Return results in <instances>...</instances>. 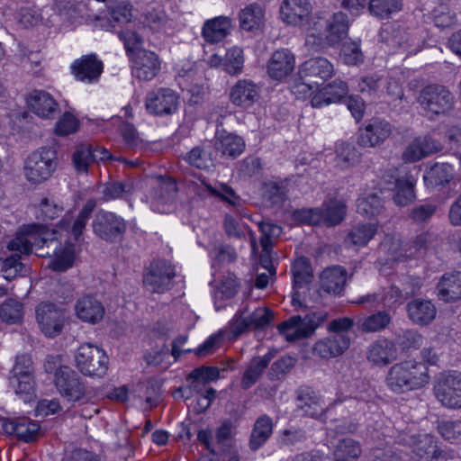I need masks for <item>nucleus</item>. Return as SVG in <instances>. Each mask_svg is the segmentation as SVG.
Instances as JSON below:
<instances>
[{
  "label": "nucleus",
  "instance_id": "6",
  "mask_svg": "<svg viewBox=\"0 0 461 461\" xmlns=\"http://www.w3.org/2000/svg\"><path fill=\"white\" fill-rule=\"evenodd\" d=\"M58 393L68 402L86 403L91 399L83 378L73 368L61 367L53 378Z\"/></svg>",
  "mask_w": 461,
  "mask_h": 461
},
{
  "label": "nucleus",
  "instance_id": "15",
  "mask_svg": "<svg viewBox=\"0 0 461 461\" xmlns=\"http://www.w3.org/2000/svg\"><path fill=\"white\" fill-rule=\"evenodd\" d=\"M129 59L132 76L140 81L152 80L161 69L162 61L152 50L142 49L131 54Z\"/></svg>",
  "mask_w": 461,
  "mask_h": 461
},
{
  "label": "nucleus",
  "instance_id": "21",
  "mask_svg": "<svg viewBox=\"0 0 461 461\" xmlns=\"http://www.w3.org/2000/svg\"><path fill=\"white\" fill-rule=\"evenodd\" d=\"M104 69L102 60L98 59L95 54H88L76 59L71 71L75 77L83 82L93 83L96 81Z\"/></svg>",
  "mask_w": 461,
  "mask_h": 461
},
{
  "label": "nucleus",
  "instance_id": "46",
  "mask_svg": "<svg viewBox=\"0 0 461 461\" xmlns=\"http://www.w3.org/2000/svg\"><path fill=\"white\" fill-rule=\"evenodd\" d=\"M403 294L401 289L395 285H391L384 289L382 294H372L360 297L357 303H382L385 307H391L398 303Z\"/></svg>",
  "mask_w": 461,
  "mask_h": 461
},
{
  "label": "nucleus",
  "instance_id": "24",
  "mask_svg": "<svg viewBox=\"0 0 461 461\" xmlns=\"http://www.w3.org/2000/svg\"><path fill=\"white\" fill-rule=\"evenodd\" d=\"M95 206L96 201L88 199L75 219L70 214H66L59 223V228L69 231L75 240H78L83 234Z\"/></svg>",
  "mask_w": 461,
  "mask_h": 461
},
{
  "label": "nucleus",
  "instance_id": "64",
  "mask_svg": "<svg viewBox=\"0 0 461 461\" xmlns=\"http://www.w3.org/2000/svg\"><path fill=\"white\" fill-rule=\"evenodd\" d=\"M440 435L449 441H461V420H443L438 423Z\"/></svg>",
  "mask_w": 461,
  "mask_h": 461
},
{
  "label": "nucleus",
  "instance_id": "13",
  "mask_svg": "<svg viewBox=\"0 0 461 461\" xmlns=\"http://www.w3.org/2000/svg\"><path fill=\"white\" fill-rule=\"evenodd\" d=\"M399 443L408 447L422 461L447 460V453L437 447V440L429 434L402 433Z\"/></svg>",
  "mask_w": 461,
  "mask_h": 461
},
{
  "label": "nucleus",
  "instance_id": "28",
  "mask_svg": "<svg viewBox=\"0 0 461 461\" xmlns=\"http://www.w3.org/2000/svg\"><path fill=\"white\" fill-rule=\"evenodd\" d=\"M409 319L415 324L426 326L436 317L437 309L429 300L413 299L406 306Z\"/></svg>",
  "mask_w": 461,
  "mask_h": 461
},
{
  "label": "nucleus",
  "instance_id": "22",
  "mask_svg": "<svg viewBox=\"0 0 461 461\" xmlns=\"http://www.w3.org/2000/svg\"><path fill=\"white\" fill-rule=\"evenodd\" d=\"M348 335L332 334L314 344L313 353L322 358L337 357L344 354L350 346Z\"/></svg>",
  "mask_w": 461,
  "mask_h": 461
},
{
  "label": "nucleus",
  "instance_id": "63",
  "mask_svg": "<svg viewBox=\"0 0 461 461\" xmlns=\"http://www.w3.org/2000/svg\"><path fill=\"white\" fill-rule=\"evenodd\" d=\"M422 340L423 337L421 334L414 330H402L398 333L395 338V343L403 350L420 348L422 344Z\"/></svg>",
  "mask_w": 461,
  "mask_h": 461
},
{
  "label": "nucleus",
  "instance_id": "14",
  "mask_svg": "<svg viewBox=\"0 0 461 461\" xmlns=\"http://www.w3.org/2000/svg\"><path fill=\"white\" fill-rule=\"evenodd\" d=\"M175 276V267L169 262L154 260L144 272L143 284L149 292L162 294L170 289Z\"/></svg>",
  "mask_w": 461,
  "mask_h": 461
},
{
  "label": "nucleus",
  "instance_id": "52",
  "mask_svg": "<svg viewBox=\"0 0 461 461\" xmlns=\"http://www.w3.org/2000/svg\"><path fill=\"white\" fill-rule=\"evenodd\" d=\"M1 272L6 280H13L19 276H25L29 269L21 262V255L14 254L10 257L0 260Z\"/></svg>",
  "mask_w": 461,
  "mask_h": 461
},
{
  "label": "nucleus",
  "instance_id": "9",
  "mask_svg": "<svg viewBox=\"0 0 461 461\" xmlns=\"http://www.w3.org/2000/svg\"><path fill=\"white\" fill-rule=\"evenodd\" d=\"M92 229L99 239L109 243H116L122 240L127 230V223L115 212L101 209L95 214Z\"/></svg>",
  "mask_w": 461,
  "mask_h": 461
},
{
  "label": "nucleus",
  "instance_id": "48",
  "mask_svg": "<svg viewBox=\"0 0 461 461\" xmlns=\"http://www.w3.org/2000/svg\"><path fill=\"white\" fill-rule=\"evenodd\" d=\"M402 6V0H369L368 10L376 18L388 19Z\"/></svg>",
  "mask_w": 461,
  "mask_h": 461
},
{
  "label": "nucleus",
  "instance_id": "10",
  "mask_svg": "<svg viewBox=\"0 0 461 461\" xmlns=\"http://www.w3.org/2000/svg\"><path fill=\"white\" fill-rule=\"evenodd\" d=\"M35 318L41 331L48 338H55L64 329L66 309L50 302H41L36 306Z\"/></svg>",
  "mask_w": 461,
  "mask_h": 461
},
{
  "label": "nucleus",
  "instance_id": "19",
  "mask_svg": "<svg viewBox=\"0 0 461 461\" xmlns=\"http://www.w3.org/2000/svg\"><path fill=\"white\" fill-rule=\"evenodd\" d=\"M76 316L82 321L90 324L99 323L105 313L103 303L92 294L79 297L74 306Z\"/></svg>",
  "mask_w": 461,
  "mask_h": 461
},
{
  "label": "nucleus",
  "instance_id": "40",
  "mask_svg": "<svg viewBox=\"0 0 461 461\" xmlns=\"http://www.w3.org/2000/svg\"><path fill=\"white\" fill-rule=\"evenodd\" d=\"M220 376V370L216 366H200L194 369L187 376L190 390L201 393L206 384L215 381Z\"/></svg>",
  "mask_w": 461,
  "mask_h": 461
},
{
  "label": "nucleus",
  "instance_id": "59",
  "mask_svg": "<svg viewBox=\"0 0 461 461\" xmlns=\"http://www.w3.org/2000/svg\"><path fill=\"white\" fill-rule=\"evenodd\" d=\"M244 63L243 50L240 47H232L226 52L224 68L231 76L241 73Z\"/></svg>",
  "mask_w": 461,
  "mask_h": 461
},
{
  "label": "nucleus",
  "instance_id": "31",
  "mask_svg": "<svg viewBox=\"0 0 461 461\" xmlns=\"http://www.w3.org/2000/svg\"><path fill=\"white\" fill-rule=\"evenodd\" d=\"M367 359L377 366H386L397 358L395 344L388 339H378L367 348Z\"/></svg>",
  "mask_w": 461,
  "mask_h": 461
},
{
  "label": "nucleus",
  "instance_id": "61",
  "mask_svg": "<svg viewBox=\"0 0 461 461\" xmlns=\"http://www.w3.org/2000/svg\"><path fill=\"white\" fill-rule=\"evenodd\" d=\"M337 158L344 167H353L359 163L360 155L354 145L347 142L339 144L336 149Z\"/></svg>",
  "mask_w": 461,
  "mask_h": 461
},
{
  "label": "nucleus",
  "instance_id": "50",
  "mask_svg": "<svg viewBox=\"0 0 461 461\" xmlns=\"http://www.w3.org/2000/svg\"><path fill=\"white\" fill-rule=\"evenodd\" d=\"M361 447L359 442L351 438H344L339 440L335 448V461H352L356 460L361 455Z\"/></svg>",
  "mask_w": 461,
  "mask_h": 461
},
{
  "label": "nucleus",
  "instance_id": "44",
  "mask_svg": "<svg viewBox=\"0 0 461 461\" xmlns=\"http://www.w3.org/2000/svg\"><path fill=\"white\" fill-rule=\"evenodd\" d=\"M72 166L77 174H87L95 163V155L91 153V143L83 142L75 147L71 156Z\"/></svg>",
  "mask_w": 461,
  "mask_h": 461
},
{
  "label": "nucleus",
  "instance_id": "29",
  "mask_svg": "<svg viewBox=\"0 0 461 461\" xmlns=\"http://www.w3.org/2000/svg\"><path fill=\"white\" fill-rule=\"evenodd\" d=\"M136 191L135 181L131 177L122 180H112L103 185L102 200L109 202L112 200H130Z\"/></svg>",
  "mask_w": 461,
  "mask_h": 461
},
{
  "label": "nucleus",
  "instance_id": "54",
  "mask_svg": "<svg viewBox=\"0 0 461 461\" xmlns=\"http://www.w3.org/2000/svg\"><path fill=\"white\" fill-rule=\"evenodd\" d=\"M294 288L303 287L309 284L312 278V270L310 260L305 257L295 259L292 266Z\"/></svg>",
  "mask_w": 461,
  "mask_h": 461
},
{
  "label": "nucleus",
  "instance_id": "62",
  "mask_svg": "<svg viewBox=\"0 0 461 461\" xmlns=\"http://www.w3.org/2000/svg\"><path fill=\"white\" fill-rule=\"evenodd\" d=\"M119 39L123 42L127 56L130 58L131 54L141 50L140 48L143 39L135 31L128 28L118 32Z\"/></svg>",
  "mask_w": 461,
  "mask_h": 461
},
{
  "label": "nucleus",
  "instance_id": "20",
  "mask_svg": "<svg viewBox=\"0 0 461 461\" xmlns=\"http://www.w3.org/2000/svg\"><path fill=\"white\" fill-rule=\"evenodd\" d=\"M230 101L237 107L248 109L260 97V87L251 80H239L230 91Z\"/></svg>",
  "mask_w": 461,
  "mask_h": 461
},
{
  "label": "nucleus",
  "instance_id": "11",
  "mask_svg": "<svg viewBox=\"0 0 461 461\" xmlns=\"http://www.w3.org/2000/svg\"><path fill=\"white\" fill-rule=\"evenodd\" d=\"M438 401L449 409L461 408V373L457 371L439 374L434 385Z\"/></svg>",
  "mask_w": 461,
  "mask_h": 461
},
{
  "label": "nucleus",
  "instance_id": "3",
  "mask_svg": "<svg viewBox=\"0 0 461 461\" xmlns=\"http://www.w3.org/2000/svg\"><path fill=\"white\" fill-rule=\"evenodd\" d=\"M274 319V313L267 307L256 306L255 302H244L229 324L233 338L249 330H264Z\"/></svg>",
  "mask_w": 461,
  "mask_h": 461
},
{
  "label": "nucleus",
  "instance_id": "57",
  "mask_svg": "<svg viewBox=\"0 0 461 461\" xmlns=\"http://www.w3.org/2000/svg\"><path fill=\"white\" fill-rule=\"evenodd\" d=\"M259 230L261 232L260 245L263 252H270L274 240L278 238L282 233V228L272 222L262 221L258 224Z\"/></svg>",
  "mask_w": 461,
  "mask_h": 461
},
{
  "label": "nucleus",
  "instance_id": "2",
  "mask_svg": "<svg viewBox=\"0 0 461 461\" xmlns=\"http://www.w3.org/2000/svg\"><path fill=\"white\" fill-rule=\"evenodd\" d=\"M429 382L427 366L415 360H405L394 364L389 368L385 377L387 388L396 394L420 389Z\"/></svg>",
  "mask_w": 461,
  "mask_h": 461
},
{
  "label": "nucleus",
  "instance_id": "26",
  "mask_svg": "<svg viewBox=\"0 0 461 461\" xmlns=\"http://www.w3.org/2000/svg\"><path fill=\"white\" fill-rule=\"evenodd\" d=\"M348 87L342 80H334L315 93L311 100L312 106L321 108L339 102L347 95Z\"/></svg>",
  "mask_w": 461,
  "mask_h": 461
},
{
  "label": "nucleus",
  "instance_id": "7",
  "mask_svg": "<svg viewBox=\"0 0 461 461\" xmlns=\"http://www.w3.org/2000/svg\"><path fill=\"white\" fill-rule=\"evenodd\" d=\"M326 317L323 312H311L304 317L294 315L281 322L277 329L287 341L294 342L311 337Z\"/></svg>",
  "mask_w": 461,
  "mask_h": 461
},
{
  "label": "nucleus",
  "instance_id": "12",
  "mask_svg": "<svg viewBox=\"0 0 461 461\" xmlns=\"http://www.w3.org/2000/svg\"><path fill=\"white\" fill-rule=\"evenodd\" d=\"M333 75V65L323 57L309 59L301 64L298 69V76L302 81V86L307 87L308 90L322 85Z\"/></svg>",
  "mask_w": 461,
  "mask_h": 461
},
{
  "label": "nucleus",
  "instance_id": "43",
  "mask_svg": "<svg viewBox=\"0 0 461 461\" xmlns=\"http://www.w3.org/2000/svg\"><path fill=\"white\" fill-rule=\"evenodd\" d=\"M273 431L272 420L267 416H260L255 422L249 439V447L258 449L269 438Z\"/></svg>",
  "mask_w": 461,
  "mask_h": 461
},
{
  "label": "nucleus",
  "instance_id": "58",
  "mask_svg": "<svg viewBox=\"0 0 461 461\" xmlns=\"http://www.w3.org/2000/svg\"><path fill=\"white\" fill-rule=\"evenodd\" d=\"M263 200L268 206H280L286 199L285 187L275 183H266L262 188Z\"/></svg>",
  "mask_w": 461,
  "mask_h": 461
},
{
  "label": "nucleus",
  "instance_id": "5",
  "mask_svg": "<svg viewBox=\"0 0 461 461\" xmlns=\"http://www.w3.org/2000/svg\"><path fill=\"white\" fill-rule=\"evenodd\" d=\"M58 166L57 152L52 148H41L31 153L24 161V176L32 184L48 180Z\"/></svg>",
  "mask_w": 461,
  "mask_h": 461
},
{
  "label": "nucleus",
  "instance_id": "17",
  "mask_svg": "<svg viewBox=\"0 0 461 461\" xmlns=\"http://www.w3.org/2000/svg\"><path fill=\"white\" fill-rule=\"evenodd\" d=\"M390 122L382 119H372L357 131V144L362 148H375L383 144L392 134Z\"/></svg>",
  "mask_w": 461,
  "mask_h": 461
},
{
  "label": "nucleus",
  "instance_id": "45",
  "mask_svg": "<svg viewBox=\"0 0 461 461\" xmlns=\"http://www.w3.org/2000/svg\"><path fill=\"white\" fill-rule=\"evenodd\" d=\"M391 316L385 311L377 312L367 317L359 318L357 322V328L362 332H377L385 329L391 322Z\"/></svg>",
  "mask_w": 461,
  "mask_h": 461
},
{
  "label": "nucleus",
  "instance_id": "41",
  "mask_svg": "<svg viewBox=\"0 0 461 461\" xmlns=\"http://www.w3.org/2000/svg\"><path fill=\"white\" fill-rule=\"evenodd\" d=\"M207 191L212 196L219 198L221 201L227 203L229 206L233 208V211L242 213L244 208V201L241 197L236 194L233 188L227 184H220L218 186H212L211 185L203 181Z\"/></svg>",
  "mask_w": 461,
  "mask_h": 461
},
{
  "label": "nucleus",
  "instance_id": "60",
  "mask_svg": "<svg viewBox=\"0 0 461 461\" xmlns=\"http://www.w3.org/2000/svg\"><path fill=\"white\" fill-rule=\"evenodd\" d=\"M40 434V425L27 418H18V429H16V437L24 442H32L38 438Z\"/></svg>",
  "mask_w": 461,
  "mask_h": 461
},
{
  "label": "nucleus",
  "instance_id": "42",
  "mask_svg": "<svg viewBox=\"0 0 461 461\" xmlns=\"http://www.w3.org/2000/svg\"><path fill=\"white\" fill-rule=\"evenodd\" d=\"M377 232V225L375 223H358L348 233L345 243L353 247H365Z\"/></svg>",
  "mask_w": 461,
  "mask_h": 461
},
{
  "label": "nucleus",
  "instance_id": "18",
  "mask_svg": "<svg viewBox=\"0 0 461 461\" xmlns=\"http://www.w3.org/2000/svg\"><path fill=\"white\" fill-rule=\"evenodd\" d=\"M312 10L310 0H283L280 17L286 24L298 26L308 20Z\"/></svg>",
  "mask_w": 461,
  "mask_h": 461
},
{
  "label": "nucleus",
  "instance_id": "53",
  "mask_svg": "<svg viewBox=\"0 0 461 461\" xmlns=\"http://www.w3.org/2000/svg\"><path fill=\"white\" fill-rule=\"evenodd\" d=\"M393 200L399 206H406L415 199L414 183L410 177L395 178Z\"/></svg>",
  "mask_w": 461,
  "mask_h": 461
},
{
  "label": "nucleus",
  "instance_id": "30",
  "mask_svg": "<svg viewBox=\"0 0 461 461\" xmlns=\"http://www.w3.org/2000/svg\"><path fill=\"white\" fill-rule=\"evenodd\" d=\"M231 19L228 16H218L207 20L202 29V36L208 43L214 44L221 41L230 33Z\"/></svg>",
  "mask_w": 461,
  "mask_h": 461
},
{
  "label": "nucleus",
  "instance_id": "38",
  "mask_svg": "<svg viewBox=\"0 0 461 461\" xmlns=\"http://www.w3.org/2000/svg\"><path fill=\"white\" fill-rule=\"evenodd\" d=\"M438 296L444 302H450L461 297V272L446 274L438 284Z\"/></svg>",
  "mask_w": 461,
  "mask_h": 461
},
{
  "label": "nucleus",
  "instance_id": "36",
  "mask_svg": "<svg viewBox=\"0 0 461 461\" xmlns=\"http://www.w3.org/2000/svg\"><path fill=\"white\" fill-rule=\"evenodd\" d=\"M240 28L247 32L261 29L265 22V9L258 4H251L239 13Z\"/></svg>",
  "mask_w": 461,
  "mask_h": 461
},
{
  "label": "nucleus",
  "instance_id": "34",
  "mask_svg": "<svg viewBox=\"0 0 461 461\" xmlns=\"http://www.w3.org/2000/svg\"><path fill=\"white\" fill-rule=\"evenodd\" d=\"M274 355L270 352L262 357H253L248 364L240 382L243 389L247 390L254 385L261 377Z\"/></svg>",
  "mask_w": 461,
  "mask_h": 461
},
{
  "label": "nucleus",
  "instance_id": "39",
  "mask_svg": "<svg viewBox=\"0 0 461 461\" xmlns=\"http://www.w3.org/2000/svg\"><path fill=\"white\" fill-rule=\"evenodd\" d=\"M326 39L330 45L334 46L342 41L348 31V20L346 14L342 12L335 13L326 25Z\"/></svg>",
  "mask_w": 461,
  "mask_h": 461
},
{
  "label": "nucleus",
  "instance_id": "4",
  "mask_svg": "<svg viewBox=\"0 0 461 461\" xmlns=\"http://www.w3.org/2000/svg\"><path fill=\"white\" fill-rule=\"evenodd\" d=\"M417 102L429 118L448 113L455 104V96L440 84H429L419 92Z\"/></svg>",
  "mask_w": 461,
  "mask_h": 461
},
{
  "label": "nucleus",
  "instance_id": "55",
  "mask_svg": "<svg viewBox=\"0 0 461 461\" xmlns=\"http://www.w3.org/2000/svg\"><path fill=\"white\" fill-rule=\"evenodd\" d=\"M177 193V185L170 177H160L154 187L153 198L161 203L172 202Z\"/></svg>",
  "mask_w": 461,
  "mask_h": 461
},
{
  "label": "nucleus",
  "instance_id": "47",
  "mask_svg": "<svg viewBox=\"0 0 461 461\" xmlns=\"http://www.w3.org/2000/svg\"><path fill=\"white\" fill-rule=\"evenodd\" d=\"M10 384L16 395L24 402H29L35 398L34 375L10 376Z\"/></svg>",
  "mask_w": 461,
  "mask_h": 461
},
{
  "label": "nucleus",
  "instance_id": "16",
  "mask_svg": "<svg viewBox=\"0 0 461 461\" xmlns=\"http://www.w3.org/2000/svg\"><path fill=\"white\" fill-rule=\"evenodd\" d=\"M179 97L170 88H158L147 94L145 107L147 111L157 116L173 114L178 106Z\"/></svg>",
  "mask_w": 461,
  "mask_h": 461
},
{
  "label": "nucleus",
  "instance_id": "32",
  "mask_svg": "<svg viewBox=\"0 0 461 461\" xmlns=\"http://www.w3.org/2000/svg\"><path fill=\"white\" fill-rule=\"evenodd\" d=\"M347 281V271L344 267L334 266L322 271L320 276L321 287L329 294H339Z\"/></svg>",
  "mask_w": 461,
  "mask_h": 461
},
{
  "label": "nucleus",
  "instance_id": "1",
  "mask_svg": "<svg viewBox=\"0 0 461 461\" xmlns=\"http://www.w3.org/2000/svg\"><path fill=\"white\" fill-rule=\"evenodd\" d=\"M9 250L29 255L32 249L38 257H53L50 267L55 271H65L71 267L75 259V247L66 243L61 246L57 231L40 224L23 226L15 237L9 241Z\"/></svg>",
  "mask_w": 461,
  "mask_h": 461
},
{
  "label": "nucleus",
  "instance_id": "23",
  "mask_svg": "<svg viewBox=\"0 0 461 461\" xmlns=\"http://www.w3.org/2000/svg\"><path fill=\"white\" fill-rule=\"evenodd\" d=\"M294 64V56L289 50H277L267 62V74L275 80H282L292 73Z\"/></svg>",
  "mask_w": 461,
  "mask_h": 461
},
{
  "label": "nucleus",
  "instance_id": "35",
  "mask_svg": "<svg viewBox=\"0 0 461 461\" xmlns=\"http://www.w3.org/2000/svg\"><path fill=\"white\" fill-rule=\"evenodd\" d=\"M454 175V168L450 164L435 163L426 169L423 179L429 188L443 187L453 180Z\"/></svg>",
  "mask_w": 461,
  "mask_h": 461
},
{
  "label": "nucleus",
  "instance_id": "37",
  "mask_svg": "<svg viewBox=\"0 0 461 461\" xmlns=\"http://www.w3.org/2000/svg\"><path fill=\"white\" fill-rule=\"evenodd\" d=\"M215 149L224 157L235 158L245 149L244 140L234 133H221L216 137L214 143Z\"/></svg>",
  "mask_w": 461,
  "mask_h": 461
},
{
  "label": "nucleus",
  "instance_id": "25",
  "mask_svg": "<svg viewBox=\"0 0 461 461\" xmlns=\"http://www.w3.org/2000/svg\"><path fill=\"white\" fill-rule=\"evenodd\" d=\"M245 216V209L242 210V213H239V212L235 211L226 213L223 219V229L229 238L238 240L245 239L246 234L248 233L251 247L255 249L257 246L256 237L249 226L242 221V219Z\"/></svg>",
  "mask_w": 461,
  "mask_h": 461
},
{
  "label": "nucleus",
  "instance_id": "33",
  "mask_svg": "<svg viewBox=\"0 0 461 461\" xmlns=\"http://www.w3.org/2000/svg\"><path fill=\"white\" fill-rule=\"evenodd\" d=\"M28 104L34 113L45 119L53 118L59 107L49 93L38 90L30 95Z\"/></svg>",
  "mask_w": 461,
  "mask_h": 461
},
{
  "label": "nucleus",
  "instance_id": "51",
  "mask_svg": "<svg viewBox=\"0 0 461 461\" xmlns=\"http://www.w3.org/2000/svg\"><path fill=\"white\" fill-rule=\"evenodd\" d=\"M23 318V305L15 299L9 298L0 305V321L7 324H17Z\"/></svg>",
  "mask_w": 461,
  "mask_h": 461
},
{
  "label": "nucleus",
  "instance_id": "8",
  "mask_svg": "<svg viewBox=\"0 0 461 461\" xmlns=\"http://www.w3.org/2000/svg\"><path fill=\"white\" fill-rule=\"evenodd\" d=\"M77 367L86 376L103 377L108 370L105 351L91 343L82 344L75 355Z\"/></svg>",
  "mask_w": 461,
  "mask_h": 461
},
{
  "label": "nucleus",
  "instance_id": "56",
  "mask_svg": "<svg viewBox=\"0 0 461 461\" xmlns=\"http://www.w3.org/2000/svg\"><path fill=\"white\" fill-rule=\"evenodd\" d=\"M382 199L375 194L361 196L357 201V212L367 217L379 215L383 210Z\"/></svg>",
  "mask_w": 461,
  "mask_h": 461
},
{
  "label": "nucleus",
  "instance_id": "49",
  "mask_svg": "<svg viewBox=\"0 0 461 461\" xmlns=\"http://www.w3.org/2000/svg\"><path fill=\"white\" fill-rule=\"evenodd\" d=\"M321 223L327 226L339 224L344 219L346 213L345 204L339 200H330L322 204Z\"/></svg>",
  "mask_w": 461,
  "mask_h": 461
},
{
  "label": "nucleus",
  "instance_id": "27",
  "mask_svg": "<svg viewBox=\"0 0 461 461\" xmlns=\"http://www.w3.org/2000/svg\"><path fill=\"white\" fill-rule=\"evenodd\" d=\"M295 401L296 408L312 418L320 416L324 410L321 396L308 386H301L296 391Z\"/></svg>",
  "mask_w": 461,
  "mask_h": 461
}]
</instances>
